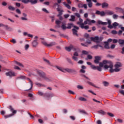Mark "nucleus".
Masks as SVG:
<instances>
[{"label": "nucleus", "mask_w": 124, "mask_h": 124, "mask_svg": "<svg viewBox=\"0 0 124 124\" xmlns=\"http://www.w3.org/2000/svg\"><path fill=\"white\" fill-rule=\"evenodd\" d=\"M109 65H104V67L105 69H108L109 68V72L110 73H113V72H120L122 69L120 68L123 66L122 63L120 62H117L114 65V69H113V63L112 62H109Z\"/></svg>", "instance_id": "f257e3e1"}, {"label": "nucleus", "mask_w": 124, "mask_h": 124, "mask_svg": "<svg viewBox=\"0 0 124 124\" xmlns=\"http://www.w3.org/2000/svg\"><path fill=\"white\" fill-rule=\"evenodd\" d=\"M37 72L39 75V77H41V78H43V79H44L45 81H46V82H50V79H49V78L46 77V74H45V73L43 72V71L40 70H37Z\"/></svg>", "instance_id": "f03ea898"}, {"label": "nucleus", "mask_w": 124, "mask_h": 124, "mask_svg": "<svg viewBox=\"0 0 124 124\" xmlns=\"http://www.w3.org/2000/svg\"><path fill=\"white\" fill-rule=\"evenodd\" d=\"M78 22H77V24L79 25L81 29H84V30H89L90 27L88 25L84 26V22L83 23V19L79 17Z\"/></svg>", "instance_id": "7ed1b4c3"}, {"label": "nucleus", "mask_w": 124, "mask_h": 124, "mask_svg": "<svg viewBox=\"0 0 124 124\" xmlns=\"http://www.w3.org/2000/svg\"><path fill=\"white\" fill-rule=\"evenodd\" d=\"M91 40L92 41H94V42H96V43H100L102 41V39L101 38H99L98 36H95V37H91Z\"/></svg>", "instance_id": "20e7f679"}, {"label": "nucleus", "mask_w": 124, "mask_h": 124, "mask_svg": "<svg viewBox=\"0 0 124 124\" xmlns=\"http://www.w3.org/2000/svg\"><path fill=\"white\" fill-rule=\"evenodd\" d=\"M92 24H95V20H91L89 18H87L84 21V25H92Z\"/></svg>", "instance_id": "39448f33"}, {"label": "nucleus", "mask_w": 124, "mask_h": 124, "mask_svg": "<svg viewBox=\"0 0 124 124\" xmlns=\"http://www.w3.org/2000/svg\"><path fill=\"white\" fill-rule=\"evenodd\" d=\"M10 110L12 112L13 114H11L5 116V119H7V118H10V117H12V116H14V114L17 113V110H14V109L12 108H10Z\"/></svg>", "instance_id": "423d86ee"}, {"label": "nucleus", "mask_w": 124, "mask_h": 124, "mask_svg": "<svg viewBox=\"0 0 124 124\" xmlns=\"http://www.w3.org/2000/svg\"><path fill=\"white\" fill-rule=\"evenodd\" d=\"M67 2L68 4L66 3V2H63V5H64V6L68 9H71V7L69 5V4H71V1H70V0H67Z\"/></svg>", "instance_id": "0eeeda50"}, {"label": "nucleus", "mask_w": 124, "mask_h": 124, "mask_svg": "<svg viewBox=\"0 0 124 124\" xmlns=\"http://www.w3.org/2000/svg\"><path fill=\"white\" fill-rule=\"evenodd\" d=\"M42 44L45 45V46H46L47 47H52L53 46H55L56 45V43L53 42L50 43L49 44H47L46 42H43Z\"/></svg>", "instance_id": "6e6552de"}, {"label": "nucleus", "mask_w": 124, "mask_h": 124, "mask_svg": "<svg viewBox=\"0 0 124 124\" xmlns=\"http://www.w3.org/2000/svg\"><path fill=\"white\" fill-rule=\"evenodd\" d=\"M79 30V28L78 26H74V29L72 30L73 31V33L74 35H76V36H78V31Z\"/></svg>", "instance_id": "1a4fd4ad"}, {"label": "nucleus", "mask_w": 124, "mask_h": 124, "mask_svg": "<svg viewBox=\"0 0 124 124\" xmlns=\"http://www.w3.org/2000/svg\"><path fill=\"white\" fill-rule=\"evenodd\" d=\"M30 2L31 4H36L37 3V0H26L24 1V3L27 4Z\"/></svg>", "instance_id": "9d476101"}, {"label": "nucleus", "mask_w": 124, "mask_h": 124, "mask_svg": "<svg viewBox=\"0 0 124 124\" xmlns=\"http://www.w3.org/2000/svg\"><path fill=\"white\" fill-rule=\"evenodd\" d=\"M54 96H55V95L53 93H46L44 94V97H46L47 99H49V98Z\"/></svg>", "instance_id": "9b49d317"}, {"label": "nucleus", "mask_w": 124, "mask_h": 124, "mask_svg": "<svg viewBox=\"0 0 124 124\" xmlns=\"http://www.w3.org/2000/svg\"><path fill=\"white\" fill-rule=\"evenodd\" d=\"M91 68H92V69H93V70H98V71H102V69L101 68V67H100L98 66H96L94 65H92Z\"/></svg>", "instance_id": "f8f14e48"}, {"label": "nucleus", "mask_w": 124, "mask_h": 124, "mask_svg": "<svg viewBox=\"0 0 124 124\" xmlns=\"http://www.w3.org/2000/svg\"><path fill=\"white\" fill-rule=\"evenodd\" d=\"M95 14L97 15H100L101 17H103L106 15V13L104 11H96L95 12Z\"/></svg>", "instance_id": "ddd939ff"}, {"label": "nucleus", "mask_w": 124, "mask_h": 124, "mask_svg": "<svg viewBox=\"0 0 124 124\" xmlns=\"http://www.w3.org/2000/svg\"><path fill=\"white\" fill-rule=\"evenodd\" d=\"M65 50H66V51H68V52H70L71 50H73V51H76L77 49L73 46H70L69 47H66Z\"/></svg>", "instance_id": "4468645a"}, {"label": "nucleus", "mask_w": 124, "mask_h": 124, "mask_svg": "<svg viewBox=\"0 0 124 124\" xmlns=\"http://www.w3.org/2000/svg\"><path fill=\"white\" fill-rule=\"evenodd\" d=\"M68 72V73H73V72H76V71L73 69L66 68L64 69V72Z\"/></svg>", "instance_id": "2eb2a0df"}, {"label": "nucleus", "mask_w": 124, "mask_h": 124, "mask_svg": "<svg viewBox=\"0 0 124 124\" xmlns=\"http://www.w3.org/2000/svg\"><path fill=\"white\" fill-rule=\"evenodd\" d=\"M98 47H100L101 48H102V49H103V46H102L100 44L92 46L91 47V49H95V50H97V49H98Z\"/></svg>", "instance_id": "dca6fc26"}, {"label": "nucleus", "mask_w": 124, "mask_h": 124, "mask_svg": "<svg viewBox=\"0 0 124 124\" xmlns=\"http://www.w3.org/2000/svg\"><path fill=\"white\" fill-rule=\"evenodd\" d=\"M57 10L58 12H59V14L57 15L58 17L62 16V12H63V10H61L60 7H58L57 8Z\"/></svg>", "instance_id": "f3484780"}, {"label": "nucleus", "mask_w": 124, "mask_h": 124, "mask_svg": "<svg viewBox=\"0 0 124 124\" xmlns=\"http://www.w3.org/2000/svg\"><path fill=\"white\" fill-rule=\"evenodd\" d=\"M109 7V4L106 2L102 3V8H108Z\"/></svg>", "instance_id": "a211bd4d"}, {"label": "nucleus", "mask_w": 124, "mask_h": 124, "mask_svg": "<svg viewBox=\"0 0 124 124\" xmlns=\"http://www.w3.org/2000/svg\"><path fill=\"white\" fill-rule=\"evenodd\" d=\"M6 76H10V77H11V76H15V73L14 72H8L6 73Z\"/></svg>", "instance_id": "6ab92c4d"}, {"label": "nucleus", "mask_w": 124, "mask_h": 124, "mask_svg": "<svg viewBox=\"0 0 124 124\" xmlns=\"http://www.w3.org/2000/svg\"><path fill=\"white\" fill-rule=\"evenodd\" d=\"M87 2H88V5L89 8H92L93 7V2L92 0H86Z\"/></svg>", "instance_id": "aec40b11"}, {"label": "nucleus", "mask_w": 124, "mask_h": 124, "mask_svg": "<svg viewBox=\"0 0 124 124\" xmlns=\"http://www.w3.org/2000/svg\"><path fill=\"white\" fill-rule=\"evenodd\" d=\"M99 61H100V57L99 56L95 57V60L94 61V62L95 63H98V62H99Z\"/></svg>", "instance_id": "412c9836"}, {"label": "nucleus", "mask_w": 124, "mask_h": 124, "mask_svg": "<svg viewBox=\"0 0 124 124\" xmlns=\"http://www.w3.org/2000/svg\"><path fill=\"white\" fill-rule=\"evenodd\" d=\"M32 45L33 47H36L38 45V43L37 42V40H34L32 42Z\"/></svg>", "instance_id": "4be33fe9"}, {"label": "nucleus", "mask_w": 124, "mask_h": 124, "mask_svg": "<svg viewBox=\"0 0 124 124\" xmlns=\"http://www.w3.org/2000/svg\"><path fill=\"white\" fill-rule=\"evenodd\" d=\"M105 13L107 15H114V12L113 11H106Z\"/></svg>", "instance_id": "5701e85b"}, {"label": "nucleus", "mask_w": 124, "mask_h": 124, "mask_svg": "<svg viewBox=\"0 0 124 124\" xmlns=\"http://www.w3.org/2000/svg\"><path fill=\"white\" fill-rule=\"evenodd\" d=\"M23 35H24L25 36H29V37H31V38L33 37V35L32 34H29L27 32H23Z\"/></svg>", "instance_id": "b1692460"}, {"label": "nucleus", "mask_w": 124, "mask_h": 124, "mask_svg": "<svg viewBox=\"0 0 124 124\" xmlns=\"http://www.w3.org/2000/svg\"><path fill=\"white\" fill-rule=\"evenodd\" d=\"M27 80H28V81L30 82L31 87L29 90L26 91H30V90H31L32 89V86H33V84H32V81H31V79L28 78H27Z\"/></svg>", "instance_id": "393cba45"}, {"label": "nucleus", "mask_w": 124, "mask_h": 124, "mask_svg": "<svg viewBox=\"0 0 124 124\" xmlns=\"http://www.w3.org/2000/svg\"><path fill=\"white\" fill-rule=\"evenodd\" d=\"M97 23L98 25H103V26H106V25H107V22H103L101 20H98Z\"/></svg>", "instance_id": "a878e982"}, {"label": "nucleus", "mask_w": 124, "mask_h": 124, "mask_svg": "<svg viewBox=\"0 0 124 124\" xmlns=\"http://www.w3.org/2000/svg\"><path fill=\"white\" fill-rule=\"evenodd\" d=\"M75 26L73 25V23H70L68 24V26L67 27V29H68L69 30H70L72 27L74 28Z\"/></svg>", "instance_id": "bb28decb"}, {"label": "nucleus", "mask_w": 124, "mask_h": 124, "mask_svg": "<svg viewBox=\"0 0 124 124\" xmlns=\"http://www.w3.org/2000/svg\"><path fill=\"white\" fill-rule=\"evenodd\" d=\"M70 22H75V16L72 15L71 16V18L69 19Z\"/></svg>", "instance_id": "cd10ccee"}, {"label": "nucleus", "mask_w": 124, "mask_h": 124, "mask_svg": "<svg viewBox=\"0 0 124 124\" xmlns=\"http://www.w3.org/2000/svg\"><path fill=\"white\" fill-rule=\"evenodd\" d=\"M116 10H117V12H119V13H123L124 12V10L120 8H116Z\"/></svg>", "instance_id": "c85d7f7f"}, {"label": "nucleus", "mask_w": 124, "mask_h": 124, "mask_svg": "<svg viewBox=\"0 0 124 124\" xmlns=\"http://www.w3.org/2000/svg\"><path fill=\"white\" fill-rule=\"evenodd\" d=\"M87 83L88 84H89V85H90L91 86H93V87H94V88H97V89H99V87H98L94 85V84H93L92 82L88 81Z\"/></svg>", "instance_id": "c756f323"}, {"label": "nucleus", "mask_w": 124, "mask_h": 124, "mask_svg": "<svg viewBox=\"0 0 124 124\" xmlns=\"http://www.w3.org/2000/svg\"><path fill=\"white\" fill-rule=\"evenodd\" d=\"M109 62L111 61H107L106 60H104L103 61V64H107V65H110V63Z\"/></svg>", "instance_id": "7c9ffc66"}, {"label": "nucleus", "mask_w": 124, "mask_h": 124, "mask_svg": "<svg viewBox=\"0 0 124 124\" xmlns=\"http://www.w3.org/2000/svg\"><path fill=\"white\" fill-rule=\"evenodd\" d=\"M98 113H99V114H101V115H105V114H106V112L103 110H99Z\"/></svg>", "instance_id": "2f4dec72"}, {"label": "nucleus", "mask_w": 124, "mask_h": 124, "mask_svg": "<svg viewBox=\"0 0 124 124\" xmlns=\"http://www.w3.org/2000/svg\"><path fill=\"white\" fill-rule=\"evenodd\" d=\"M14 63H15V64H17V65H19V66H21V67H24V65H23V64H22L21 63H19L15 61Z\"/></svg>", "instance_id": "473e14b6"}, {"label": "nucleus", "mask_w": 124, "mask_h": 124, "mask_svg": "<svg viewBox=\"0 0 124 124\" xmlns=\"http://www.w3.org/2000/svg\"><path fill=\"white\" fill-rule=\"evenodd\" d=\"M56 68H57V69H59V70H60V71H62V72H64V69L61 67L57 66Z\"/></svg>", "instance_id": "72a5a7b5"}, {"label": "nucleus", "mask_w": 124, "mask_h": 124, "mask_svg": "<svg viewBox=\"0 0 124 124\" xmlns=\"http://www.w3.org/2000/svg\"><path fill=\"white\" fill-rule=\"evenodd\" d=\"M56 68H57V69H59V70H60V71H62V72H64V69L61 67L57 66Z\"/></svg>", "instance_id": "f704fd0d"}, {"label": "nucleus", "mask_w": 124, "mask_h": 124, "mask_svg": "<svg viewBox=\"0 0 124 124\" xmlns=\"http://www.w3.org/2000/svg\"><path fill=\"white\" fill-rule=\"evenodd\" d=\"M79 113L80 114H83L84 115H87V112L85 111L84 110H79Z\"/></svg>", "instance_id": "c9c22d12"}, {"label": "nucleus", "mask_w": 124, "mask_h": 124, "mask_svg": "<svg viewBox=\"0 0 124 124\" xmlns=\"http://www.w3.org/2000/svg\"><path fill=\"white\" fill-rule=\"evenodd\" d=\"M78 99L80 101H87V99L83 97H80Z\"/></svg>", "instance_id": "e433bc0d"}, {"label": "nucleus", "mask_w": 124, "mask_h": 124, "mask_svg": "<svg viewBox=\"0 0 124 124\" xmlns=\"http://www.w3.org/2000/svg\"><path fill=\"white\" fill-rule=\"evenodd\" d=\"M17 79H21V80H24V79H26V77L24 76H20L19 77L17 78Z\"/></svg>", "instance_id": "4c0bfd02"}, {"label": "nucleus", "mask_w": 124, "mask_h": 124, "mask_svg": "<svg viewBox=\"0 0 124 124\" xmlns=\"http://www.w3.org/2000/svg\"><path fill=\"white\" fill-rule=\"evenodd\" d=\"M8 9H9V10H11L12 11H14V10H15V8L12 6H9L8 7Z\"/></svg>", "instance_id": "58836bf2"}, {"label": "nucleus", "mask_w": 124, "mask_h": 124, "mask_svg": "<svg viewBox=\"0 0 124 124\" xmlns=\"http://www.w3.org/2000/svg\"><path fill=\"white\" fill-rule=\"evenodd\" d=\"M103 84L105 87H108L109 86V82L107 81H104Z\"/></svg>", "instance_id": "ea45409f"}, {"label": "nucleus", "mask_w": 124, "mask_h": 124, "mask_svg": "<svg viewBox=\"0 0 124 124\" xmlns=\"http://www.w3.org/2000/svg\"><path fill=\"white\" fill-rule=\"evenodd\" d=\"M119 17V16H118L116 14L113 15L112 17L114 20H117Z\"/></svg>", "instance_id": "a19ab883"}, {"label": "nucleus", "mask_w": 124, "mask_h": 124, "mask_svg": "<svg viewBox=\"0 0 124 124\" xmlns=\"http://www.w3.org/2000/svg\"><path fill=\"white\" fill-rule=\"evenodd\" d=\"M61 28L63 30H66V29H67V27H66L65 24H62L61 26Z\"/></svg>", "instance_id": "79ce46f5"}, {"label": "nucleus", "mask_w": 124, "mask_h": 124, "mask_svg": "<svg viewBox=\"0 0 124 124\" xmlns=\"http://www.w3.org/2000/svg\"><path fill=\"white\" fill-rule=\"evenodd\" d=\"M118 43H119L121 45L124 44V40L119 39L118 41Z\"/></svg>", "instance_id": "37998d69"}, {"label": "nucleus", "mask_w": 124, "mask_h": 124, "mask_svg": "<svg viewBox=\"0 0 124 124\" xmlns=\"http://www.w3.org/2000/svg\"><path fill=\"white\" fill-rule=\"evenodd\" d=\"M112 26L113 28H116V27H117V26H119V23L118 22H114L112 24Z\"/></svg>", "instance_id": "c03bdc74"}, {"label": "nucleus", "mask_w": 124, "mask_h": 124, "mask_svg": "<svg viewBox=\"0 0 124 124\" xmlns=\"http://www.w3.org/2000/svg\"><path fill=\"white\" fill-rule=\"evenodd\" d=\"M67 61L68 62H69V63H71V64H72V65H73L74 63H73V62H72L71 60H70V59L67 58Z\"/></svg>", "instance_id": "a18cd8bd"}, {"label": "nucleus", "mask_w": 124, "mask_h": 124, "mask_svg": "<svg viewBox=\"0 0 124 124\" xmlns=\"http://www.w3.org/2000/svg\"><path fill=\"white\" fill-rule=\"evenodd\" d=\"M81 77H84V78H86V79H87V80H89V81H91V79L89 78H88L87 76H86V75H81Z\"/></svg>", "instance_id": "49530a36"}, {"label": "nucleus", "mask_w": 124, "mask_h": 124, "mask_svg": "<svg viewBox=\"0 0 124 124\" xmlns=\"http://www.w3.org/2000/svg\"><path fill=\"white\" fill-rule=\"evenodd\" d=\"M72 59H73V60H74V61H75V62H78V58L76 56H73V57H72Z\"/></svg>", "instance_id": "de8ad7c7"}, {"label": "nucleus", "mask_w": 124, "mask_h": 124, "mask_svg": "<svg viewBox=\"0 0 124 124\" xmlns=\"http://www.w3.org/2000/svg\"><path fill=\"white\" fill-rule=\"evenodd\" d=\"M21 19L22 21H28V18L27 17H21Z\"/></svg>", "instance_id": "09e8293b"}, {"label": "nucleus", "mask_w": 124, "mask_h": 124, "mask_svg": "<svg viewBox=\"0 0 124 124\" xmlns=\"http://www.w3.org/2000/svg\"><path fill=\"white\" fill-rule=\"evenodd\" d=\"M68 93L70 94H75V93H74V92L71 91V90H69L68 91Z\"/></svg>", "instance_id": "8fccbe9b"}, {"label": "nucleus", "mask_w": 124, "mask_h": 124, "mask_svg": "<svg viewBox=\"0 0 124 124\" xmlns=\"http://www.w3.org/2000/svg\"><path fill=\"white\" fill-rule=\"evenodd\" d=\"M35 84L36 85V86H38V87H42V84L38 82H35Z\"/></svg>", "instance_id": "3c124183"}, {"label": "nucleus", "mask_w": 124, "mask_h": 124, "mask_svg": "<svg viewBox=\"0 0 124 124\" xmlns=\"http://www.w3.org/2000/svg\"><path fill=\"white\" fill-rule=\"evenodd\" d=\"M82 53L83 54V55H88V54H89V52L86 50H83Z\"/></svg>", "instance_id": "603ef678"}, {"label": "nucleus", "mask_w": 124, "mask_h": 124, "mask_svg": "<svg viewBox=\"0 0 124 124\" xmlns=\"http://www.w3.org/2000/svg\"><path fill=\"white\" fill-rule=\"evenodd\" d=\"M77 88L78 90H83V89H84V87L81 85H78Z\"/></svg>", "instance_id": "864d4df0"}, {"label": "nucleus", "mask_w": 124, "mask_h": 124, "mask_svg": "<svg viewBox=\"0 0 124 124\" xmlns=\"http://www.w3.org/2000/svg\"><path fill=\"white\" fill-rule=\"evenodd\" d=\"M116 121H117V122H118V123H120V124H122L123 123V120L121 119H116Z\"/></svg>", "instance_id": "5fc2aeb1"}, {"label": "nucleus", "mask_w": 124, "mask_h": 124, "mask_svg": "<svg viewBox=\"0 0 124 124\" xmlns=\"http://www.w3.org/2000/svg\"><path fill=\"white\" fill-rule=\"evenodd\" d=\"M75 16H76L78 18H80L81 16L80 15V14L79 13H75Z\"/></svg>", "instance_id": "6e6d98bb"}, {"label": "nucleus", "mask_w": 124, "mask_h": 124, "mask_svg": "<svg viewBox=\"0 0 124 124\" xmlns=\"http://www.w3.org/2000/svg\"><path fill=\"white\" fill-rule=\"evenodd\" d=\"M83 4H82V3H79V4L78 5V8H83Z\"/></svg>", "instance_id": "4d7b16f0"}, {"label": "nucleus", "mask_w": 124, "mask_h": 124, "mask_svg": "<svg viewBox=\"0 0 124 124\" xmlns=\"http://www.w3.org/2000/svg\"><path fill=\"white\" fill-rule=\"evenodd\" d=\"M56 25H61V21L59 20H57L55 21Z\"/></svg>", "instance_id": "13d9d810"}, {"label": "nucleus", "mask_w": 124, "mask_h": 124, "mask_svg": "<svg viewBox=\"0 0 124 124\" xmlns=\"http://www.w3.org/2000/svg\"><path fill=\"white\" fill-rule=\"evenodd\" d=\"M42 10V11H43L44 12H45L46 13H49V12L48 11V10H47V9H46V8H43Z\"/></svg>", "instance_id": "bf43d9fd"}, {"label": "nucleus", "mask_w": 124, "mask_h": 124, "mask_svg": "<svg viewBox=\"0 0 124 124\" xmlns=\"http://www.w3.org/2000/svg\"><path fill=\"white\" fill-rule=\"evenodd\" d=\"M104 47L106 49H110V47H109V45H108V43L107 44H105L104 46Z\"/></svg>", "instance_id": "052dcab7"}, {"label": "nucleus", "mask_w": 124, "mask_h": 124, "mask_svg": "<svg viewBox=\"0 0 124 124\" xmlns=\"http://www.w3.org/2000/svg\"><path fill=\"white\" fill-rule=\"evenodd\" d=\"M57 6H58V7H60V5L58 3H55L53 5V7H56Z\"/></svg>", "instance_id": "680f3d73"}, {"label": "nucleus", "mask_w": 124, "mask_h": 124, "mask_svg": "<svg viewBox=\"0 0 124 124\" xmlns=\"http://www.w3.org/2000/svg\"><path fill=\"white\" fill-rule=\"evenodd\" d=\"M107 114L109 117H114V114L112 113L108 112Z\"/></svg>", "instance_id": "e2e57ef3"}, {"label": "nucleus", "mask_w": 124, "mask_h": 124, "mask_svg": "<svg viewBox=\"0 0 124 124\" xmlns=\"http://www.w3.org/2000/svg\"><path fill=\"white\" fill-rule=\"evenodd\" d=\"M79 56V54L77 53V52H75L74 53V56L73 57H78Z\"/></svg>", "instance_id": "0e129e2a"}, {"label": "nucleus", "mask_w": 124, "mask_h": 124, "mask_svg": "<svg viewBox=\"0 0 124 124\" xmlns=\"http://www.w3.org/2000/svg\"><path fill=\"white\" fill-rule=\"evenodd\" d=\"M118 32H117L116 31L113 30L112 31H111V33L112 34H117Z\"/></svg>", "instance_id": "69168bd1"}, {"label": "nucleus", "mask_w": 124, "mask_h": 124, "mask_svg": "<svg viewBox=\"0 0 124 124\" xmlns=\"http://www.w3.org/2000/svg\"><path fill=\"white\" fill-rule=\"evenodd\" d=\"M16 13H18V14H21V11L18 9L16 10Z\"/></svg>", "instance_id": "338daca9"}, {"label": "nucleus", "mask_w": 124, "mask_h": 124, "mask_svg": "<svg viewBox=\"0 0 124 124\" xmlns=\"http://www.w3.org/2000/svg\"><path fill=\"white\" fill-rule=\"evenodd\" d=\"M119 93H121V94H123V95H124V90H120Z\"/></svg>", "instance_id": "774afa93"}]
</instances>
